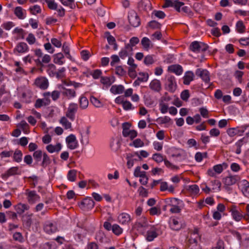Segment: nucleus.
<instances>
[{
    "label": "nucleus",
    "mask_w": 249,
    "mask_h": 249,
    "mask_svg": "<svg viewBox=\"0 0 249 249\" xmlns=\"http://www.w3.org/2000/svg\"><path fill=\"white\" fill-rule=\"evenodd\" d=\"M148 225L147 219L145 217L142 216L137 220L133 228L139 232L143 233Z\"/></svg>",
    "instance_id": "f257e3e1"
},
{
    "label": "nucleus",
    "mask_w": 249,
    "mask_h": 249,
    "mask_svg": "<svg viewBox=\"0 0 249 249\" xmlns=\"http://www.w3.org/2000/svg\"><path fill=\"white\" fill-rule=\"evenodd\" d=\"M240 179V178L238 175H229L223 179L224 184L223 187L226 190H231V186H232L237 183Z\"/></svg>",
    "instance_id": "f03ea898"
},
{
    "label": "nucleus",
    "mask_w": 249,
    "mask_h": 249,
    "mask_svg": "<svg viewBox=\"0 0 249 249\" xmlns=\"http://www.w3.org/2000/svg\"><path fill=\"white\" fill-rule=\"evenodd\" d=\"M160 234L161 231H160V227L152 226L150 229L147 231L146 239L148 241H152Z\"/></svg>",
    "instance_id": "7ed1b4c3"
},
{
    "label": "nucleus",
    "mask_w": 249,
    "mask_h": 249,
    "mask_svg": "<svg viewBox=\"0 0 249 249\" xmlns=\"http://www.w3.org/2000/svg\"><path fill=\"white\" fill-rule=\"evenodd\" d=\"M78 109V105L74 103H70L65 112L66 117L73 121L75 118V114Z\"/></svg>",
    "instance_id": "20e7f679"
},
{
    "label": "nucleus",
    "mask_w": 249,
    "mask_h": 249,
    "mask_svg": "<svg viewBox=\"0 0 249 249\" xmlns=\"http://www.w3.org/2000/svg\"><path fill=\"white\" fill-rule=\"evenodd\" d=\"M207 49L208 46L206 44L197 41L193 42L190 46V49L196 53H200V52H205Z\"/></svg>",
    "instance_id": "39448f33"
},
{
    "label": "nucleus",
    "mask_w": 249,
    "mask_h": 249,
    "mask_svg": "<svg viewBox=\"0 0 249 249\" xmlns=\"http://www.w3.org/2000/svg\"><path fill=\"white\" fill-rule=\"evenodd\" d=\"M165 89L170 92H174L177 88V84L175 77L172 75H169L166 77L165 84Z\"/></svg>",
    "instance_id": "423d86ee"
},
{
    "label": "nucleus",
    "mask_w": 249,
    "mask_h": 249,
    "mask_svg": "<svg viewBox=\"0 0 249 249\" xmlns=\"http://www.w3.org/2000/svg\"><path fill=\"white\" fill-rule=\"evenodd\" d=\"M58 89L60 90L62 95L68 99L76 97V91L74 89H67L62 85L58 86Z\"/></svg>",
    "instance_id": "0eeeda50"
},
{
    "label": "nucleus",
    "mask_w": 249,
    "mask_h": 249,
    "mask_svg": "<svg viewBox=\"0 0 249 249\" xmlns=\"http://www.w3.org/2000/svg\"><path fill=\"white\" fill-rule=\"evenodd\" d=\"M128 19L129 23L133 27H136L140 24V19L134 10H131L128 12Z\"/></svg>",
    "instance_id": "6e6552de"
},
{
    "label": "nucleus",
    "mask_w": 249,
    "mask_h": 249,
    "mask_svg": "<svg viewBox=\"0 0 249 249\" xmlns=\"http://www.w3.org/2000/svg\"><path fill=\"white\" fill-rule=\"evenodd\" d=\"M25 195L27 196L28 202L31 204H34L40 199V196L36 194L35 191L27 189L25 191Z\"/></svg>",
    "instance_id": "1a4fd4ad"
},
{
    "label": "nucleus",
    "mask_w": 249,
    "mask_h": 249,
    "mask_svg": "<svg viewBox=\"0 0 249 249\" xmlns=\"http://www.w3.org/2000/svg\"><path fill=\"white\" fill-rule=\"evenodd\" d=\"M196 74L200 77L205 83H209L210 82V73L207 70L197 69L196 71Z\"/></svg>",
    "instance_id": "9d476101"
},
{
    "label": "nucleus",
    "mask_w": 249,
    "mask_h": 249,
    "mask_svg": "<svg viewBox=\"0 0 249 249\" xmlns=\"http://www.w3.org/2000/svg\"><path fill=\"white\" fill-rule=\"evenodd\" d=\"M199 238L198 230L196 229L190 234V236L188 239L187 244L188 245V247L191 246L192 247H194L196 245L197 240Z\"/></svg>",
    "instance_id": "9b49d317"
},
{
    "label": "nucleus",
    "mask_w": 249,
    "mask_h": 249,
    "mask_svg": "<svg viewBox=\"0 0 249 249\" xmlns=\"http://www.w3.org/2000/svg\"><path fill=\"white\" fill-rule=\"evenodd\" d=\"M29 50V47L27 44L23 42L18 43L13 50V52L15 54L23 53L27 52Z\"/></svg>",
    "instance_id": "f8f14e48"
},
{
    "label": "nucleus",
    "mask_w": 249,
    "mask_h": 249,
    "mask_svg": "<svg viewBox=\"0 0 249 249\" xmlns=\"http://www.w3.org/2000/svg\"><path fill=\"white\" fill-rule=\"evenodd\" d=\"M229 212L231 213L232 218L236 221H240L242 218L243 215L238 211L237 207L235 205H232L230 208Z\"/></svg>",
    "instance_id": "ddd939ff"
},
{
    "label": "nucleus",
    "mask_w": 249,
    "mask_h": 249,
    "mask_svg": "<svg viewBox=\"0 0 249 249\" xmlns=\"http://www.w3.org/2000/svg\"><path fill=\"white\" fill-rule=\"evenodd\" d=\"M66 140L69 149L73 150L77 147L78 144L75 135L71 134L67 137Z\"/></svg>",
    "instance_id": "4468645a"
},
{
    "label": "nucleus",
    "mask_w": 249,
    "mask_h": 249,
    "mask_svg": "<svg viewBox=\"0 0 249 249\" xmlns=\"http://www.w3.org/2000/svg\"><path fill=\"white\" fill-rule=\"evenodd\" d=\"M95 203L90 198H86L81 202L80 207L84 210L91 209L94 206Z\"/></svg>",
    "instance_id": "2eb2a0df"
},
{
    "label": "nucleus",
    "mask_w": 249,
    "mask_h": 249,
    "mask_svg": "<svg viewBox=\"0 0 249 249\" xmlns=\"http://www.w3.org/2000/svg\"><path fill=\"white\" fill-rule=\"evenodd\" d=\"M35 84L37 87L43 89H45L48 87L49 82L47 79L45 77H40L35 80Z\"/></svg>",
    "instance_id": "dca6fc26"
},
{
    "label": "nucleus",
    "mask_w": 249,
    "mask_h": 249,
    "mask_svg": "<svg viewBox=\"0 0 249 249\" xmlns=\"http://www.w3.org/2000/svg\"><path fill=\"white\" fill-rule=\"evenodd\" d=\"M239 187L244 196L249 198V182L246 179L241 180L239 183Z\"/></svg>",
    "instance_id": "f3484780"
},
{
    "label": "nucleus",
    "mask_w": 249,
    "mask_h": 249,
    "mask_svg": "<svg viewBox=\"0 0 249 249\" xmlns=\"http://www.w3.org/2000/svg\"><path fill=\"white\" fill-rule=\"evenodd\" d=\"M118 222L122 225H126L131 221L130 215L125 213H120L118 217Z\"/></svg>",
    "instance_id": "a211bd4d"
},
{
    "label": "nucleus",
    "mask_w": 249,
    "mask_h": 249,
    "mask_svg": "<svg viewBox=\"0 0 249 249\" xmlns=\"http://www.w3.org/2000/svg\"><path fill=\"white\" fill-rule=\"evenodd\" d=\"M133 51L131 48L128 45H125L124 48H122L119 53L120 57L121 59H124L127 56L132 55Z\"/></svg>",
    "instance_id": "6ab92c4d"
},
{
    "label": "nucleus",
    "mask_w": 249,
    "mask_h": 249,
    "mask_svg": "<svg viewBox=\"0 0 249 249\" xmlns=\"http://www.w3.org/2000/svg\"><path fill=\"white\" fill-rule=\"evenodd\" d=\"M44 230L46 233L51 234L56 232L57 231V228L55 224L48 221L45 224Z\"/></svg>",
    "instance_id": "aec40b11"
},
{
    "label": "nucleus",
    "mask_w": 249,
    "mask_h": 249,
    "mask_svg": "<svg viewBox=\"0 0 249 249\" xmlns=\"http://www.w3.org/2000/svg\"><path fill=\"white\" fill-rule=\"evenodd\" d=\"M21 171L18 167H12L9 169L3 175V178H6L10 176H14L16 175H20Z\"/></svg>",
    "instance_id": "412c9836"
},
{
    "label": "nucleus",
    "mask_w": 249,
    "mask_h": 249,
    "mask_svg": "<svg viewBox=\"0 0 249 249\" xmlns=\"http://www.w3.org/2000/svg\"><path fill=\"white\" fill-rule=\"evenodd\" d=\"M33 213H26L23 216V224L27 228H30L32 224Z\"/></svg>",
    "instance_id": "4be33fe9"
},
{
    "label": "nucleus",
    "mask_w": 249,
    "mask_h": 249,
    "mask_svg": "<svg viewBox=\"0 0 249 249\" xmlns=\"http://www.w3.org/2000/svg\"><path fill=\"white\" fill-rule=\"evenodd\" d=\"M168 71L175 73L177 75H179L182 74L183 72L182 67L178 64L172 65L168 67Z\"/></svg>",
    "instance_id": "5701e85b"
},
{
    "label": "nucleus",
    "mask_w": 249,
    "mask_h": 249,
    "mask_svg": "<svg viewBox=\"0 0 249 249\" xmlns=\"http://www.w3.org/2000/svg\"><path fill=\"white\" fill-rule=\"evenodd\" d=\"M149 87L152 90L159 92L161 89L160 81L157 79L153 80L150 83Z\"/></svg>",
    "instance_id": "b1692460"
},
{
    "label": "nucleus",
    "mask_w": 249,
    "mask_h": 249,
    "mask_svg": "<svg viewBox=\"0 0 249 249\" xmlns=\"http://www.w3.org/2000/svg\"><path fill=\"white\" fill-rule=\"evenodd\" d=\"M14 14L20 19H23L26 17V11L21 7L18 6L15 8Z\"/></svg>",
    "instance_id": "393cba45"
},
{
    "label": "nucleus",
    "mask_w": 249,
    "mask_h": 249,
    "mask_svg": "<svg viewBox=\"0 0 249 249\" xmlns=\"http://www.w3.org/2000/svg\"><path fill=\"white\" fill-rule=\"evenodd\" d=\"M169 225L170 228L173 230L178 231L181 229V224L179 223L178 220L176 218H170L169 221Z\"/></svg>",
    "instance_id": "a878e982"
},
{
    "label": "nucleus",
    "mask_w": 249,
    "mask_h": 249,
    "mask_svg": "<svg viewBox=\"0 0 249 249\" xmlns=\"http://www.w3.org/2000/svg\"><path fill=\"white\" fill-rule=\"evenodd\" d=\"M61 148L62 145L60 143H57L55 145L50 144L46 146L47 150L50 153L58 152L61 150Z\"/></svg>",
    "instance_id": "bb28decb"
},
{
    "label": "nucleus",
    "mask_w": 249,
    "mask_h": 249,
    "mask_svg": "<svg viewBox=\"0 0 249 249\" xmlns=\"http://www.w3.org/2000/svg\"><path fill=\"white\" fill-rule=\"evenodd\" d=\"M30 208L29 205L26 204L18 203L15 206V210L17 213L22 214L25 211L28 210Z\"/></svg>",
    "instance_id": "cd10ccee"
},
{
    "label": "nucleus",
    "mask_w": 249,
    "mask_h": 249,
    "mask_svg": "<svg viewBox=\"0 0 249 249\" xmlns=\"http://www.w3.org/2000/svg\"><path fill=\"white\" fill-rule=\"evenodd\" d=\"M53 62L55 64L62 65L65 63L64 56L61 53H57L53 55Z\"/></svg>",
    "instance_id": "c85d7f7f"
},
{
    "label": "nucleus",
    "mask_w": 249,
    "mask_h": 249,
    "mask_svg": "<svg viewBox=\"0 0 249 249\" xmlns=\"http://www.w3.org/2000/svg\"><path fill=\"white\" fill-rule=\"evenodd\" d=\"M50 100L48 98L43 99H38L36 100L35 107L36 108H40L43 106H46L50 104Z\"/></svg>",
    "instance_id": "c756f323"
},
{
    "label": "nucleus",
    "mask_w": 249,
    "mask_h": 249,
    "mask_svg": "<svg viewBox=\"0 0 249 249\" xmlns=\"http://www.w3.org/2000/svg\"><path fill=\"white\" fill-rule=\"evenodd\" d=\"M124 87L123 85H113L111 87L110 89V92L114 94H121L124 91Z\"/></svg>",
    "instance_id": "7c9ffc66"
},
{
    "label": "nucleus",
    "mask_w": 249,
    "mask_h": 249,
    "mask_svg": "<svg viewBox=\"0 0 249 249\" xmlns=\"http://www.w3.org/2000/svg\"><path fill=\"white\" fill-rule=\"evenodd\" d=\"M183 84L186 85L190 84V82L194 80V74L192 71H187L183 77Z\"/></svg>",
    "instance_id": "2f4dec72"
},
{
    "label": "nucleus",
    "mask_w": 249,
    "mask_h": 249,
    "mask_svg": "<svg viewBox=\"0 0 249 249\" xmlns=\"http://www.w3.org/2000/svg\"><path fill=\"white\" fill-rule=\"evenodd\" d=\"M51 57L48 54H45L42 57L41 60L39 58H38L35 60L37 65L39 66H43V64H47L50 62L51 61Z\"/></svg>",
    "instance_id": "473e14b6"
},
{
    "label": "nucleus",
    "mask_w": 249,
    "mask_h": 249,
    "mask_svg": "<svg viewBox=\"0 0 249 249\" xmlns=\"http://www.w3.org/2000/svg\"><path fill=\"white\" fill-rule=\"evenodd\" d=\"M127 64L130 66V68L128 69V74L129 76H131V73H134L137 67V65L134 63V60L131 57H129Z\"/></svg>",
    "instance_id": "72a5a7b5"
},
{
    "label": "nucleus",
    "mask_w": 249,
    "mask_h": 249,
    "mask_svg": "<svg viewBox=\"0 0 249 249\" xmlns=\"http://www.w3.org/2000/svg\"><path fill=\"white\" fill-rule=\"evenodd\" d=\"M79 107L81 109H86L89 106V101L84 96H81L79 100Z\"/></svg>",
    "instance_id": "f704fd0d"
},
{
    "label": "nucleus",
    "mask_w": 249,
    "mask_h": 249,
    "mask_svg": "<svg viewBox=\"0 0 249 249\" xmlns=\"http://www.w3.org/2000/svg\"><path fill=\"white\" fill-rule=\"evenodd\" d=\"M166 202L167 206L171 207L175 206V205H180L182 201L176 198H171L167 199Z\"/></svg>",
    "instance_id": "c9c22d12"
},
{
    "label": "nucleus",
    "mask_w": 249,
    "mask_h": 249,
    "mask_svg": "<svg viewBox=\"0 0 249 249\" xmlns=\"http://www.w3.org/2000/svg\"><path fill=\"white\" fill-rule=\"evenodd\" d=\"M141 44L144 49L148 50L150 47H152L151 41L146 37H144L141 40Z\"/></svg>",
    "instance_id": "e433bc0d"
},
{
    "label": "nucleus",
    "mask_w": 249,
    "mask_h": 249,
    "mask_svg": "<svg viewBox=\"0 0 249 249\" xmlns=\"http://www.w3.org/2000/svg\"><path fill=\"white\" fill-rule=\"evenodd\" d=\"M59 123L66 129H69L71 128V123L69 121L66 117H61Z\"/></svg>",
    "instance_id": "4c0bfd02"
},
{
    "label": "nucleus",
    "mask_w": 249,
    "mask_h": 249,
    "mask_svg": "<svg viewBox=\"0 0 249 249\" xmlns=\"http://www.w3.org/2000/svg\"><path fill=\"white\" fill-rule=\"evenodd\" d=\"M14 66L16 67L15 71L17 73L26 74V72L22 67V64L20 62L15 61L14 62Z\"/></svg>",
    "instance_id": "58836bf2"
},
{
    "label": "nucleus",
    "mask_w": 249,
    "mask_h": 249,
    "mask_svg": "<svg viewBox=\"0 0 249 249\" xmlns=\"http://www.w3.org/2000/svg\"><path fill=\"white\" fill-rule=\"evenodd\" d=\"M47 71L50 76H55L56 72L55 66L53 64H49L47 66Z\"/></svg>",
    "instance_id": "ea45409f"
},
{
    "label": "nucleus",
    "mask_w": 249,
    "mask_h": 249,
    "mask_svg": "<svg viewBox=\"0 0 249 249\" xmlns=\"http://www.w3.org/2000/svg\"><path fill=\"white\" fill-rule=\"evenodd\" d=\"M211 183L212 187V190L216 191H220L221 190V183L217 179L212 180Z\"/></svg>",
    "instance_id": "a19ab883"
},
{
    "label": "nucleus",
    "mask_w": 249,
    "mask_h": 249,
    "mask_svg": "<svg viewBox=\"0 0 249 249\" xmlns=\"http://www.w3.org/2000/svg\"><path fill=\"white\" fill-rule=\"evenodd\" d=\"M13 154L14 161L20 162L22 160V153L20 150L16 149Z\"/></svg>",
    "instance_id": "79ce46f5"
},
{
    "label": "nucleus",
    "mask_w": 249,
    "mask_h": 249,
    "mask_svg": "<svg viewBox=\"0 0 249 249\" xmlns=\"http://www.w3.org/2000/svg\"><path fill=\"white\" fill-rule=\"evenodd\" d=\"M77 171L74 169L71 170L69 171L67 178L71 182L75 181L76 178Z\"/></svg>",
    "instance_id": "37998d69"
},
{
    "label": "nucleus",
    "mask_w": 249,
    "mask_h": 249,
    "mask_svg": "<svg viewBox=\"0 0 249 249\" xmlns=\"http://www.w3.org/2000/svg\"><path fill=\"white\" fill-rule=\"evenodd\" d=\"M51 162V160L49 156L46 153H43V160L41 163V166L44 168L47 167Z\"/></svg>",
    "instance_id": "c03bdc74"
},
{
    "label": "nucleus",
    "mask_w": 249,
    "mask_h": 249,
    "mask_svg": "<svg viewBox=\"0 0 249 249\" xmlns=\"http://www.w3.org/2000/svg\"><path fill=\"white\" fill-rule=\"evenodd\" d=\"M228 165L227 163H223L222 164H217L214 165L213 167L214 171L217 174H220L224 169H226Z\"/></svg>",
    "instance_id": "a18cd8bd"
},
{
    "label": "nucleus",
    "mask_w": 249,
    "mask_h": 249,
    "mask_svg": "<svg viewBox=\"0 0 249 249\" xmlns=\"http://www.w3.org/2000/svg\"><path fill=\"white\" fill-rule=\"evenodd\" d=\"M140 40L137 37H132L129 40V42L128 43H126L125 45H128L131 49L132 51H133V47H134L136 44H138Z\"/></svg>",
    "instance_id": "49530a36"
},
{
    "label": "nucleus",
    "mask_w": 249,
    "mask_h": 249,
    "mask_svg": "<svg viewBox=\"0 0 249 249\" xmlns=\"http://www.w3.org/2000/svg\"><path fill=\"white\" fill-rule=\"evenodd\" d=\"M236 29L239 33H243L245 31V26L242 21H238L236 24Z\"/></svg>",
    "instance_id": "de8ad7c7"
},
{
    "label": "nucleus",
    "mask_w": 249,
    "mask_h": 249,
    "mask_svg": "<svg viewBox=\"0 0 249 249\" xmlns=\"http://www.w3.org/2000/svg\"><path fill=\"white\" fill-rule=\"evenodd\" d=\"M29 11L32 15H36L41 12L40 7L38 5H35L29 8Z\"/></svg>",
    "instance_id": "09e8293b"
},
{
    "label": "nucleus",
    "mask_w": 249,
    "mask_h": 249,
    "mask_svg": "<svg viewBox=\"0 0 249 249\" xmlns=\"http://www.w3.org/2000/svg\"><path fill=\"white\" fill-rule=\"evenodd\" d=\"M13 33L17 34L18 38L24 39L25 37V32L22 28H16L13 31Z\"/></svg>",
    "instance_id": "8fccbe9b"
},
{
    "label": "nucleus",
    "mask_w": 249,
    "mask_h": 249,
    "mask_svg": "<svg viewBox=\"0 0 249 249\" xmlns=\"http://www.w3.org/2000/svg\"><path fill=\"white\" fill-rule=\"evenodd\" d=\"M90 100L95 107H103V104L97 98L94 96H91Z\"/></svg>",
    "instance_id": "3c124183"
},
{
    "label": "nucleus",
    "mask_w": 249,
    "mask_h": 249,
    "mask_svg": "<svg viewBox=\"0 0 249 249\" xmlns=\"http://www.w3.org/2000/svg\"><path fill=\"white\" fill-rule=\"evenodd\" d=\"M62 50L66 55V57L70 59H71V55L70 53V48L69 47V45L66 42H65L63 43L62 46Z\"/></svg>",
    "instance_id": "603ef678"
},
{
    "label": "nucleus",
    "mask_w": 249,
    "mask_h": 249,
    "mask_svg": "<svg viewBox=\"0 0 249 249\" xmlns=\"http://www.w3.org/2000/svg\"><path fill=\"white\" fill-rule=\"evenodd\" d=\"M43 153L40 150L35 151L33 153V157L34 159L37 161H40L41 158L43 156Z\"/></svg>",
    "instance_id": "864d4df0"
},
{
    "label": "nucleus",
    "mask_w": 249,
    "mask_h": 249,
    "mask_svg": "<svg viewBox=\"0 0 249 249\" xmlns=\"http://www.w3.org/2000/svg\"><path fill=\"white\" fill-rule=\"evenodd\" d=\"M112 231L115 234L119 235L122 233L123 229L120 226L115 224L112 225Z\"/></svg>",
    "instance_id": "5fc2aeb1"
},
{
    "label": "nucleus",
    "mask_w": 249,
    "mask_h": 249,
    "mask_svg": "<svg viewBox=\"0 0 249 249\" xmlns=\"http://www.w3.org/2000/svg\"><path fill=\"white\" fill-rule=\"evenodd\" d=\"M171 118L167 116L160 117L157 119V122L159 124H165L169 123L171 121Z\"/></svg>",
    "instance_id": "6e6d98bb"
},
{
    "label": "nucleus",
    "mask_w": 249,
    "mask_h": 249,
    "mask_svg": "<svg viewBox=\"0 0 249 249\" xmlns=\"http://www.w3.org/2000/svg\"><path fill=\"white\" fill-rule=\"evenodd\" d=\"M48 8L51 10H57V4L54 0H45Z\"/></svg>",
    "instance_id": "4d7b16f0"
},
{
    "label": "nucleus",
    "mask_w": 249,
    "mask_h": 249,
    "mask_svg": "<svg viewBox=\"0 0 249 249\" xmlns=\"http://www.w3.org/2000/svg\"><path fill=\"white\" fill-rule=\"evenodd\" d=\"M129 145L134 146L136 148L141 147L143 146L144 142L140 139H137L132 143H130Z\"/></svg>",
    "instance_id": "13d9d810"
},
{
    "label": "nucleus",
    "mask_w": 249,
    "mask_h": 249,
    "mask_svg": "<svg viewBox=\"0 0 249 249\" xmlns=\"http://www.w3.org/2000/svg\"><path fill=\"white\" fill-rule=\"evenodd\" d=\"M145 175H146V172L145 171H142L141 170V167L140 166H137L134 171V175L136 177H142Z\"/></svg>",
    "instance_id": "bf43d9fd"
},
{
    "label": "nucleus",
    "mask_w": 249,
    "mask_h": 249,
    "mask_svg": "<svg viewBox=\"0 0 249 249\" xmlns=\"http://www.w3.org/2000/svg\"><path fill=\"white\" fill-rule=\"evenodd\" d=\"M154 62L153 56L152 55H148L144 58L143 62L146 65H151L153 64Z\"/></svg>",
    "instance_id": "052dcab7"
},
{
    "label": "nucleus",
    "mask_w": 249,
    "mask_h": 249,
    "mask_svg": "<svg viewBox=\"0 0 249 249\" xmlns=\"http://www.w3.org/2000/svg\"><path fill=\"white\" fill-rule=\"evenodd\" d=\"M152 159L154 160H155L156 162L158 163H160L162 162V161H164L165 160L163 159L162 156L161 154L159 153H155L153 155Z\"/></svg>",
    "instance_id": "680f3d73"
},
{
    "label": "nucleus",
    "mask_w": 249,
    "mask_h": 249,
    "mask_svg": "<svg viewBox=\"0 0 249 249\" xmlns=\"http://www.w3.org/2000/svg\"><path fill=\"white\" fill-rule=\"evenodd\" d=\"M26 40L30 45H33L36 42V38L33 34L30 33L28 35Z\"/></svg>",
    "instance_id": "e2e57ef3"
},
{
    "label": "nucleus",
    "mask_w": 249,
    "mask_h": 249,
    "mask_svg": "<svg viewBox=\"0 0 249 249\" xmlns=\"http://www.w3.org/2000/svg\"><path fill=\"white\" fill-rule=\"evenodd\" d=\"M101 82L107 86H110L113 82L111 81V79L108 77H101Z\"/></svg>",
    "instance_id": "0e129e2a"
},
{
    "label": "nucleus",
    "mask_w": 249,
    "mask_h": 249,
    "mask_svg": "<svg viewBox=\"0 0 249 249\" xmlns=\"http://www.w3.org/2000/svg\"><path fill=\"white\" fill-rule=\"evenodd\" d=\"M227 133L230 137H233L238 133V130L235 128H230L227 130Z\"/></svg>",
    "instance_id": "69168bd1"
},
{
    "label": "nucleus",
    "mask_w": 249,
    "mask_h": 249,
    "mask_svg": "<svg viewBox=\"0 0 249 249\" xmlns=\"http://www.w3.org/2000/svg\"><path fill=\"white\" fill-rule=\"evenodd\" d=\"M148 25L150 28L153 29H160L161 26L160 24L155 20H152L149 22Z\"/></svg>",
    "instance_id": "338daca9"
},
{
    "label": "nucleus",
    "mask_w": 249,
    "mask_h": 249,
    "mask_svg": "<svg viewBox=\"0 0 249 249\" xmlns=\"http://www.w3.org/2000/svg\"><path fill=\"white\" fill-rule=\"evenodd\" d=\"M188 190L191 193L197 194L199 192V189L198 186L196 184H193L189 186Z\"/></svg>",
    "instance_id": "774afa93"
}]
</instances>
